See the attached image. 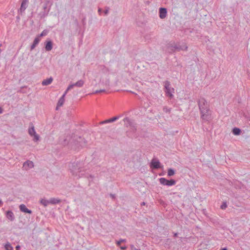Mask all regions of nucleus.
I'll list each match as a JSON object with an SVG mask.
<instances>
[{
    "mask_svg": "<svg viewBox=\"0 0 250 250\" xmlns=\"http://www.w3.org/2000/svg\"><path fill=\"white\" fill-rule=\"evenodd\" d=\"M198 104L201 118L204 121H208L210 119V114L207 101L204 98H200L198 101Z\"/></svg>",
    "mask_w": 250,
    "mask_h": 250,
    "instance_id": "nucleus-1",
    "label": "nucleus"
},
{
    "mask_svg": "<svg viewBox=\"0 0 250 250\" xmlns=\"http://www.w3.org/2000/svg\"><path fill=\"white\" fill-rule=\"evenodd\" d=\"M69 167L72 175L76 178H80L85 175L84 168L82 163H72L69 165Z\"/></svg>",
    "mask_w": 250,
    "mask_h": 250,
    "instance_id": "nucleus-2",
    "label": "nucleus"
},
{
    "mask_svg": "<svg viewBox=\"0 0 250 250\" xmlns=\"http://www.w3.org/2000/svg\"><path fill=\"white\" fill-rule=\"evenodd\" d=\"M68 143L75 145H79L82 147L85 146L86 144L85 140L80 137H74V138H71V140L69 141Z\"/></svg>",
    "mask_w": 250,
    "mask_h": 250,
    "instance_id": "nucleus-3",
    "label": "nucleus"
},
{
    "mask_svg": "<svg viewBox=\"0 0 250 250\" xmlns=\"http://www.w3.org/2000/svg\"><path fill=\"white\" fill-rule=\"evenodd\" d=\"M164 84L166 96L170 98H172L173 97L174 89L170 86V82L167 81L164 82Z\"/></svg>",
    "mask_w": 250,
    "mask_h": 250,
    "instance_id": "nucleus-4",
    "label": "nucleus"
},
{
    "mask_svg": "<svg viewBox=\"0 0 250 250\" xmlns=\"http://www.w3.org/2000/svg\"><path fill=\"white\" fill-rule=\"evenodd\" d=\"M28 132L31 137H33V140L34 142H37L40 140V136L36 133L33 124L30 125L28 128Z\"/></svg>",
    "mask_w": 250,
    "mask_h": 250,
    "instance_id": "nucleus-5",
    "label": "nucleus"
},
{
    "mask_svg": "<svg viewBox=\"0 0 250 250\" xmlns=\"http://www.w3.org/2000/svg\"><path fill=\"white\" fill-rule=\"evenodd\" d=\"M159 182L161 185L167 186H172L176 184V181L174 180L171 179L168 180L165 178H160Z\"/></svg>",
    "mask_w": 250,
    "mask_h": 250,
    "instance_id": "nucleus-6",
    "label": "nucleus"
},
{
    "mask_svg": "<svg viewBox=\"0 0 250 250\" xmlns=\"http://www.w3.org/2000/svg\"><path fill=\"white\" fill-rule=\"evenodd\" d=\"M150 167L152 168L158 169L161 167V164L158 159L153 158L151 160Z\"/></svg>",
    "mask_w": 250,
    "mask_h": 250,
    "instance_id": "nucleus-7",
    "label": "nucleus"
},
{
    "mask_svg": "<svg viewBox=\"0 0 250 250\" xmlns=\"http://www.w3.org/2000/svg\"><path fill=\"white\" fill-rule=\"evenodd\" d=\"M34 167V163L30 160L25 161L23 164L22 168L25 170H28Z\"/></svg>",
    "mask_w": 250,
    "mask_h": 250,
    "instance_id": "nucleus-8",
    "label": "nucleus"
},
{
    "mask_svg": "<svg viewBox=\"0 0 250 250\" xmlns=\"http://www.w3.org/2000/svg\"><path fill=\"white\" fill-rule=\"evenodd\" d=\"M6 218L10 221H13L15 220V216L13 212L11 210H8L5 213Z\"/></svg>",
    "mask_w": 250,
    "mask_h": 250,
    "instance_id": "nucleus-9",
    "label": "nucleus"
},
{
    "mask_svg": "<svg viewBox=\"0 0 250 250\" xmlns=\"http://www.w3.org/2000/svg\"><path fill=\"white\" fill-rule=\"evenodd\" d=\"M53 48V42L51 41L48 40L45 42V49L47 51H51Z\"/></svg>",
    "mask_w": 250,
    "mask_h": 250,
    "instance_id": "nucleus-10",
    "label": "nucleus"
},
{
    "mask_svg": "<svg viewBox=\"0 0 250 250\" xmlns=\"http://www.w3.org/2000/svg\"><path fill=\"white\" fill-rule=\"evenodd\" d=\"M167 11L165 8H160L159 9V17L161 19H164L166 17Z\"/></svg>",
    "mask_w": 250,
    "mask_h": 250,
    "instance_id": "nucleus-11",
    "label": "nucleus"
},
{
    "mask_svg": "<svg viewBox=\"0 0 250 250\" xmlns=\"http://www.w3.org/2000/svg\"><path fill=\"white\" fill-rule=\"evenodd\" d=\"M20 209L21 211L24 212V213H27L29 214L32 213V211L29 209H28L26 206L24 204H21L19 206Z\"/></svg>",
    "mask_w": 250,
    "mask_h": 250,
    "instance_id": "nucleus-12",
    "label": "nucleus"
},
{
    "mask_svg": "<svg viewBox=\"0 0 250 250\" xmlns=\"http://www.w3.org/2000/svg\"><path fill=\"white\" fill-rule=\"evenodd\" d=\"M119 119V116H115V117H114L111 119H108V120H106L105 121H102L100 123V124H107V123H111V122H115L116 121V120H117L118 119Z\"/></svg>",
    "mask_w": 250,
    "mask_h": 250,
    "instance_id": "nucleus-13",
    "label": "nucleus"
},
{
    "mask_svg": "<svg viewBox=\"0 0 250 250\" xmlns=\"http://www.w3.org/2000/svg\"><path fill=\"white\" fill-rule=\"evenodd\" d=\"M40 41L41 39L39 38V37H37L35 38L31 46V50H33L36 47V46L39 44Z\"/></svg>",
    "mask_w": 250,
    "mask_h": 250,
    "instance_id": "nucleus-14",
    "label": "nucleus"
},
{
    "mask_svg": "<svg viewBox=\"0 0 250 250\" xmlns=\"http://www.w3.org/2000/svg\"><path fill=\"white\" fill-rule=\"evenodd\" d=\"M64 96H62L59 100L58 102L57 103V105L56 107V109L58 110L59 108L62 106L64 103Z\"/></svg>",
    "mask_w": 250,
    "mask_h": 250,
    "instance_id": "nucleus-15",
    "label": "nucleus"
},
{
    "mask_svg": "<svg viewBox=\"0 0 250 250\" xmlns=\"http://www.w3.org/2000/svg\"><path fill=\"white\" fill-rule=\"evenodd\" d=\"M174 48L176 50L178 51L187 50L188 49V46L186 44H184L182 45H175Z\"/></svg>",
    "mask_w": 250,
    "mask_h": 250,
    "instance_id": "nucleus-16",
    "label": "nucleus"
},
{
    "mask_svg": "<svg viewBox=\"0 0 250 250\" xmlns=\"http://www.w3.org/2000/svg\"><path fill=\"white\" fill-rule=\"evenodd\" d=\"M52 82H53V78L52 77H50L48 79L44 80L42 82V85H48L51 84Z\"/></svg>",
    "mask_w": 250,
    "mask_h": 250,
    "instance_id": "nucleus-17",
    "label": "nucleus"
},
{
    "mask_svg": "<svg viewBox=\"0 0 250 250\" xmlns=\"http://www.w3.org/2000/svg\"><path fill=\"white\" fill-rule=\"evenodd\" d=\"M27 3H28V2L22 0L20 10L21 12H22L23 11H24L25 10V9L27 7Z\"/></svg>",
    "mask_w": 250,
    "mask_h": 250,
    "instance_id": "nucleus-18",
    "label": "nucleus"
},
{
    "mask_svg": "<svg viewBox=\"0 0 250 250\" xmlns=\"http://www.w3.org/2000/svg\"><path fill=\"white\" fill-rule=\"evenodd\" d=\"M50 204H57L60 203L61 200L58 198H52L49 200Z\"/></svg>",
    "mask_w": 250,
    "mask_h": 250,
    "instance_id": "nucleus-19",
    "label": "nucleus"
},
{
    "mask_svg": "<svg viewBox=\"0 0 250 250\" xmlns=\"http://www.w3.org/2000/svg\"><path fill=\"white\" fill-rule=\"evenodd\" d=\"M40 203L41 204H42V205H43L44 207H46L49 204V200H46L44 198H43V199H42L40 201Z\"/></svg>",
    "mask_w": 250,
    "mask_h": 250,
    "instance_id": "nucleus-20",
    "label": "nucleus"
},
{
    "mask_svg": "<svg viewBox=\"0 0 250 250\" xmlns=\"http://www.w3.org/2000/svg\"><path fill=\"white\" fill-rule=\"evenodd\" d=\"M123 121L124 122L125 125L126 126H129L131 125V121L128 117L124 118Z\"/></svg>",
    "mask_w": 250,
    "mask_h": 250,
    "instance_id": "nucleus-21",
    "label": "nucleus"
},
{
    "mask_svg": "<svg viewBox=\"0 0 250 250\" xmlns=\"http://www.w3.org/2000/svg\"><path fill=\"white\" fill-rule=\"evenodd\" d=\"M74 86L78 87H81L83 86L84 84V81L82 80H80L77 82L76 83H74Z\"/></svg>",
    "mask_w": 250,
    "mask_h": 250,
    "instance_id": "nucleus-22",
    "label": "nucleus"
},
{
    "mask_svg": "<svg viewBox=\"0 0 250 250\" xmlns=\"http://www.w3.org/2000/svg\"><path fill=\"white\" fill-rule=\"evenodd\" d=\"M232 133L235 135H238L241 133V130L237 127H235L232 129Z\"/></svg>",
    "mask_w": 250,
    "mask_h": 250,
    "instance_id": "nucleus-23",
    "label": "nucleus"
},
{
    "mask_svg": "<svg viewBox=\"0 0 250 250\" xmlns=\"http://www.w3.org/2000/svg\"><path fill=\"white\" fill-rule=\"evenodd\" d=\"M175 174L174 170L172 168H169L168 169L167 171V175L168 176H173Z\"/></svg>",
    "mask_w": 250,
    "mask_h": 250,
    "instance_id": "nucleus-24",
    "label": "nucleus"
},
{
    "mask_svg": "<svg viewBox=\"0 0 250 250\" xmlns=\"http://www.w3.org/2000/svg\"><path fill=\"white\" fill-rule=\"evenodd\" d=\"M6 250H13V247L11 246L10 243H7L4 246Z\"/></svg>",
    "mask_w": 250,
    "mask_h": 250,
    "instance_id": "nucleus-25",
    "label": "nucleus"
},
{
    "mask_svg": "<svg viewBox=\"0 0 250 250\" xmlns=\"http://www.w3.org/2000/svg\"><path fill=\"white\" fill-rule=\"evenodd\" d=\"M48 33V31L46 30H44L39 35H38L37 37H39V38H40L42 37H43L46 36Z\"/></svg>",
    "mask_w": 250,
    "mask_h": 250,
    "instance_id": "nucleus-26",
    "label": "nucleus"
},
{
    "mask_svg": "<svg viewBox=\"0 0 250 250\" xmlns=\"http://www.w3.org/2000/svg\"><path fill=\"white\" fill-rule=\"evenodd\" d=\"M175 50H176L175 49V48H174V47H172V46H168L167 47V51L169 53H171L172 52H174Z\"/></svg>",
    "mask_w": 250,
    "mask_h": 250,
    "instance_id": "nucleus-27",
    "label": "nucleus"
},
{
    "mask_svg": "<svg viewBox=\"0 0 250 250\" xmlns=\"http://www.w3.org/2000/svg\"><path fill=\"white\" fill-rule=\"evenodd\" d=\"M126 242L125 239H121L120 240L116 241V244L118 246H119L120 245L121 243H122V242Z\"/></svg>",
    "mask_w": 250,
    "mask_h": 250,
    "instance_id": "nucleus-28",
    "label": "nucleus"
},
{
    "mask_svg": "<svg viewBox=\"0 0 250 250\" xmlns=\"http://www.w3.org/2000/svg\"><path fill=\"white\" fill-rule=\"evenodd\" d=\"M227 207V205L226 203L224 202L222 205L221 206V208L222 209H225Z\"/></svg>",
    "mask_w": 250,
    "mask_h": 250,
    "instance_id": "nucleus-29",
    "label": "nucleus"
},
{
    "mask_svg": "<svg viewBox=\"0 0 250 250\" xmlns=\"http://www.w3.org/2000/svg\"><path fill=\"white\" fill-rule=\"evenodd\" d=\"M74 83H72V84H70L68 87L67 88V90H70V89H71L72 88H73L74 87Z\"/></svg>",
    "mask_w": 250,
    "mask_h": 250,
    "instance_id": "nucleus-30",
    "label": "nucleus"
},
{
    "mask_svg": "<svg viewBox=\"0 0 250 250\" xmlns=\"http://www.w3.org/2000/svg\"><path fill=\"white\" fill-rule=\"evenodd\" d=\"M109 12V8H106V9L104 11V13L105 15H107Z\"/></svg>",
    "mask_w": 250,
    "mask_h": 250,
    "instance_id": "nucleus-31",
    "label": "nucleus"
},
{
    "mask_svg": "<svg viewBox=\"0 0 250 250\" xmlns=\"http://www.w3.org/2000/svg\"><path fill=\"white\" fill-rule=\"evenodd\" d=\"M120 249L122 250H125L126 249V246H122L120 247Z\"/></svg>",
    "mask_w": 250,
    "mask_h": 250,
    "instance_id": "nucleus-32",
    "label": "nucleus"
},
{
    "mask_svg": "<svg viewBox=\"0 0 250 250\" xmlns=\"http://www.w3.org/2000/svg\"><path fill=\"white\" fill-rule=\"evenodd\" d=\"M69 90H67V89H66L65 91L63 93V94L62 96H64V97H65V95H66L67 93L68 92Z\"/></svg>",
    "mask_w": 250,
    "mask_h": 250,
    "instance_id": "nucleus-33",
    "label": "nucleus"
},
{
    "mask_svg": "<svg viewBox=\"0 0 250 250\" xmlns=\"http://www.w3.org/2000/svg\"><path fill=\"white\" fill-rule=\"evenodd\" d=\"M163 110H164V111H166V112H169V110L168 109L167 107H164Z\"/></svg>",
    "mask_w": 250,
    "mask_h": 250,
    "instance_id": "nucleus-34",
    "label": "nucleus"
},
{
    "mask_svg": "<svg viewBox=\"0 0 250 250\" xmlns=\"http://www.w3.org/2000/svg\"><path fill=\"white\" fill-rule=\"evenodd\" d=\"M16 250H20V246H16Z\"/></svg>",
    "mask_w": 250,
    "mask_h": 250,
    "instance_id": "nucleus-35",
    "label": "nucleus"
},
{
    "mask_svg": "<svg viewBox=\"0 0 250 250\" xmlns=\"http://www.w3.org/2000/svg\"><path fill=\"white\" fill-rule=\"evenodd\" d=\"M104 91V90H100V91L97 90V91H96L95 92V93H97L101 92H102V91Z\"/></svg>",
    "mask_w": 250,
    "mask_h": 250,
    "instance_id": "nucleus-36",
    "label": "nucleus"
},
{
    "mask_svg": "<svg viewBox=\"0 0 250 250\" xmlns=\"http://www.w3.org/2000/svg\"><path fill=\"white\" fill-rule=\"evenodd\" d=\"M101 12H102V9L101 8H99L98 12L100 14H101Z\"/></svg>",
    "mask_w": 250,
    "mask_h": 250,
    "instance_id": "nucleus-37",
    "label": "nucleus"
},
{
    "mask_svg": "<svg viewBox=\"0 0 250 250\" xmlns=\"http://www.w3.org/2000/svg\"><path fill=\"white\" fill-rule=\"evenodd\" d=\"M141 205V206H144L145 205V203L142 202Z\"/></svg>",
    "mask_w": 250,
    "mask_h": 250,
    "instance_id": "nucleus-38",
    "label": "nucleus"
},
{
    "mask_svg": "<svg viewBox=\"0 0 250 250\" xmlns=\"http://www.w3.org/2000/svg\"><path fill=\"white\" fill-rule=\"evenodd\" d=\"M221 250H227V248H225L221 249Z\"/></svg>",
    "mask_w": 250,
    "mask_h": 250,
    "instance_id": "nucleus-39",
    "label": "nucleus"
},
{
    "mask_svg": "<svg viewBox=\"0 0 250 250\" xmlns=\"http://www.w3.org/2000/svg\"><path fill=\"white\" fill-rule=\"evenodd\" d=\"M177 233H175L174 234V236H175V237H176V236H177Z\"/></svg>",
    "mask_w": 250,
    "mask_h": 250,
    "instance_id": "nucleus-40",
    "label": "nucleus"
},
{
    "mask_svg": "<svg viewBox=\"0 0 250 250\" xmlns=\"http://www.w3.org/2000/svg\"><path fill=\"white\" fill-rule=\"evenodd\" d=\"M22 1H27V2H28V0H22Z\"/></svg>",
    "mask_w": 250,
    "mask_h": 250,
    "instance_id": "nucleus-41",
    "label": "nucleus"
},
{
    "mask_svg": "<svg viewBox=\"0 0 250 250\" xmlns=\"http://www.w3.org/2000/svg\"><path fill=\"white\" fill-rule=\"evenodd\" d=\"M133 246H131V248L133 249Z\"/></svg>",
    "mask_w": 250,
    "mask_h": 250,
    "instance_id": "nucleus-42",
    "label": "nucleus"
}]
</instances>
